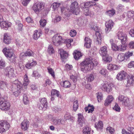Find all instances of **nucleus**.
<instances>
[{"label":"nucleus","instance_id":"obj_9","mask_svg":"<svg viewBox=\"0 0 134 134\" xmlns=\"http://www.w3.org/2000/svg\"><path fill=\"white\" fill-rule=\"evenodd\" d=\"M118 100L119 102H121L123 105L125 106H127L130 103L128 98L123 95H120L119 97Z\"/></svg>","mask_w":134,"mask_h":134},{"label":"nucleus","instance_id":"obj_50","mask_svg":"<svg viewBox=\"0 0 134 134\" xmlns=\"http://www.w3.org/2000/svg\"><path fill=\"white\" fill-rule=\"evenodd\" d=\"M96 94L97 95L98 100V102H100L101 101V100L103 99V94L101 92L97 93Z\"/></svg>","mask_w":134,"mask_h":134},{"label":"nucleus","instance_id":"obj_16","mask_svg":"<svg viewBox=\"0 0 134 134\" xmlns=\"http://www.w3.org/2000/svg\"><path fill=\"white\" fill-rule=\"evenodd\" d=\"M0 22V26L2 29L7 30L8 27H10L12 25V24L10 23L5 21H2Z\"/></svg>","mask_w":134,"mask_h":134},{"label":"nucleus","instance_id":"obj_21","mask_svg":"<svg viewBox=\"0 0 134 134\" xmlns=\"http://www.w3.org/2000/svg\"><path fill=\"white\" fill-rule=\"evenodd\" d=\"M11 40L10 37L7 33L4 34V35L3 42L5 44H9L11 42Z\"/></svg>","mask_w":134,"mask_h":134},{"label":"nucleus","instance_id":"obj_32","mask_svg":"<svg viewBox=\"0 0 134 134\" xmlns=\"http://www.w3.org/2000/svg\"><path fill=\"white\" fill-rule=\"evenodd\" d=\"M24 82L23 85L24 86H27L29 84V80L28 76L26 74H25L24 76Z\"/></svg>","mask_w":134,"mask_h":134},{"label":"nucleus","instance_id":"obj_54","mask_svg":"<svg viewBox=\"0 0 134 134\" xmlns=\"http://www.w3.org/2000/svg\"><path fill=\"white\" fill-rule=\"evenodd\" d=\"M7 86L6 83L3 81H0V89H3Z\"/></svg>","mask_w":134,"mask_h":134},{"label":"nucleus","instance_id":"obj_1","mask_svg":"<svg viewBox=\"0 0 134 134\" xmlns=\"http://www.w3.org/2000/svg\"><path fill=\"white\" fill-rule=\"evenodd\" d=\"M98 62H95L94 63L89 58L85 59L80 64L81 70L83 72L86 73L92 70L94 66H97Z\"/></svg>","mask_w":134,"mask_h":134},{"label":"nucleus","instance_id":"obj_3","mask_svg":"<svg viewBox=\"0 0 134 134\" xmlns=\"http://www.w3.org/2000/svg\"><path fill=\"white\" fill-rule=\"evenodd\" d=\"M44 6V4L43 3L37 2L34 4L32 9L36 14H38L40 11L43 9Z\"/></svg>","mask_w":134,"mask_h":134},{"label":"nucleus","instance_id":"obj_30","mask_svg":"<svg viewBox=\"0 0 134 134\" xmlns=\"http://www.w3.org/2000/svg\"><path fill=\"white\" fill-rule=\"evenodd\" d=\"M118 60L120 62L126 61L124 54L120 53L118 54L117 57Z\"/></svg>","mask_w":134,"mask_h":134},{"label":"nucleus","instance_id":"obj_40","mask_svg":"<svg viewBox=\"0 0 134 134\" xmlns=\"http://www.w3.org/2000/svg\"><path fill=\"white\" fill-rule=\"evenodd\" d=\"M80 7L81 8H88L90 7V2H84L80 4Z\"/></svg>","mask_w":134,"mask_h":134},{"label":"nucleus","instance_id":"obj_20","mask_svg":"<svg viewBox=\"0 0 134 134\" xmlns=\"http://www.w3.org/2000/svg\"><path fill=\"white\" fill-rule=\"evenodd\" d=\"M107 47L106 46H103L100 48L99 51V53L102 56H104L107 54Z\"/></svg>","mask_w":134,"mask_h":134},{"label":"nucleus","instance_id":"obj_55","mask_svg":"<svg viewBox=\"0 0 134 134\" xmlns=\"http://www.w3.org/2000/svg\"><path fill=\"white\" fill-rule=\"evenodd\" d=\"M111 47L114 51H119V47H118L115 44H112V45H111Z\"/></svg>","mask_w":134,"mask_h":134},{"label":"nucleus","instance_id":"obj_14","mask_svg":"<svg viewBox=\"0 0 134 134\" xmlns=\"http://www.w3.org/2000/svg\"><path fill=\"white\" fill-rule=\"evenodd\" d=\"M113 86V85L112 84H108L107 83H104L102 85L101 88L103 90L109 92L111 91Z\"/></svg>","mask_w":134,"mask_h":134},{"label":"nucleus","instance_id":"obj_27","mask_svg":"<svg viewBox=\"0 0 134 134\" xmlns=\"http://www.w3.org/2000/svg\"><path fill=\"white\" fill-rule=\"evenodd\" d=\"M73 54L74 58L76 60H78L82 56L81 52L77 51H75Z\"/></svg>","mask_w":134,"mask_h":134},{"label":"nucleus","instance_id":"obj_45","mask_svg":"<svg viewBox=\"0 0 134 134\" xmlns=\"http://www.w3.org/2000/svg\"><path fill=\"white\" fill-rule=\"evenodd\" d=\"M124 54L125 58L126 59V60H127L132 55L133 53V52H130L129 51H128L126 52Z\"/></svg>","mask_w":134,"mask_h":134},{"label":"nucleus","instance_id":"obj_56","mask_svg":"<svg viewBox=\"0 0 134 134\" xmlns=\"http://www.w3.org/2000/svg\"><path fill=\"white\" fill-rule=\"evenodd\" d=\"M76 32L75 30H72L70 32V35L71 37H74L76 35Z\"/></svg>","mask_w":134,"mask_h":134},{"label":"nucleus","instance_id":"obj_17","mask_svg":"<svg viewBox=\"0 0 134 134\" xmlns=\"http://www.w3.org/2000/svg\"><path fill=\"white\" fill-rule=\"evenodd\" d=\"M84 41V46L87 48H90L91 47L92 40L89 37H86L85 38Z\"/></svg>","mask_w":134,"mask_h":134},{"label":"nucleus","instance_id":"obj_43","mask_svg":"<svg viewBox=\"0 0 134 134\" xmlns=\"http://www.w3.org/2000/svg\"><path fill=\"white\" fill-rule=\"evenodd\" d=\"M40 23L41 27H44L46 24V20L44 19H41L40 21Z\"/></svg>","mask_w":134,"mask_h":134},{"label":"nucleus","instance_id":"obj_37","mask_svg":"<svg viewBox=\"0 0 134 134\" xmlns=\"http://www.w3.org/2000/svg\"><path fill=\"white\" fill-rule=\"evenodd\" d=\"M99 73L103 76L106 77L108 75V72L107 70L104 69L102 68L100 71Z\"/></svg>","mask_w":134,"mask_h":134},{"label":"nucleus","instance_id":"obj_15","mask_svg":"<svg viewBox=\"0 0 134 134\" xmlns=\"http://www.w3.org/2000/svg\"><path fill=\"white\" fill-rule=\"evenodd\" d=\"M0 125L4 128L6 131L9 130L10 127L9 124L6 120H2L0 121Z\"/></svg>","mask_w":134,"mask_h":134},{"label":"nucleus","instance_id":"obj_47","mask_svg":"<svg viewBox=\"0 0 134 134\" xmlns=\"http://www.w3.org/2000/svg\"><path fill=\"white\" fill-rule=\"evenodd\" d=\"M119 47V51H124L126 49L127 46L125 44V43L122 44Z\"/></svg>","mask_w":134,"mask_h":134},{"label":"nucleus","instance_id":"obj_46","mask_svg":"<svg viewBox=\"0 0 134 134\" xmlns=\"http://www.w3.org/2000/svg\"><path fill=\"white\" fill-rule=\"evenodd\" d=\"M127 16L129 18H132L134 17V12L130 11L127 12Z\"/></svg>","mask_w":134,"mask_h":134},{"label":"nucleus","instance_id":"obj_41","mask_svg":"<svg viewBox=\"0 0 134 134\" xmlns=\"http://www.w3.org/2000/svg\"><path fill=\"white\" fill-rule=\"evenodd\" d=\"M23 101L25 105L29 103V100L27 95L24 94L23 96Z\"/></svg>","mask_w":134,"mask_h":134},{"label":"nucleus","instance_id":"obj_49","mask_svg":"<svg viewBox=\"0 0 134 134\" xmlns=\"http://www.w3.org/2000/svg\"><path fill=\"white\" fill-rule=\"evenodd\" d=\"M108 15L110 16H112L115 14V11L114 9L108 10L107 11Z\"/></svg>","mask_w":134,"mask_h":134},{"label":"nucleus","instance_id":"obj_19","mask_svg":"<svg viewBox=\"0 0 134 134\" xmlns=\"http://www.w3.org/2000/svg\"><path fill=\"white\" fill-rule=\"evenodd\" d=\"M127 73L124 71L120 72L118 74L116 77V78L119 80H124L125 78Z\"/></svg>","mask_w":134,"mask_h":134},{"label":"nucleus","instance_id":"obj_42","mask_svg":"<svg viewBox=\"0 0 134 134\" xmlns=\"http://www.w3.org/2000/svg\"><path fill=\"white\" fill-rule=\"evenodd\" d=\"M47 69L48 73L51 75L54 78L55 77V72L53 69L51 68L48 67L47 68Z\"/></svg>","mask_w":134,"mask_h":134},{"label":"nucleus","instance_id":"obj_2","mask_svg":"<svg viewBox=\"0 0 134 134\" xmlns=\"http://www.w3.org/2000/svg\"><path fill=\"white\" fill-rule=\"evenodd\" d=\"M13 84L16 87L15 89V90L14 91L13 90V94L15 96H17L21 92V90L23 88V85L21 82L18 80H15L14 81Z\"/></svg>","mask_w":134,"mask_h":134},{"label":"nucleus","instance_id":"obj_31","mask_svg":"<svg viewBox=\"0 0 134 134\" xmlns=\"http://www.w3.org/2000/svg\"><path fill=\"white\" fill-rule=\"evenodd\" d=\"M128 84L130 85L134 83V76L132 75H129L127 80Z\"/></svg>","mask_w":134,"mask_h":134},{"label":"nucleus","instance_id":"obj_23","mask_svg":"<svg viewBox=\"0 0 134 134\" xmlns=\"http://www.w3.org/2000/svg\"><path fill=\"white\" fill-rule=\"evenodd\" d=\"M59 52L60 53L61 59L62 60L63 59H66L68 57V55L67 53L63 49H59Z\"/></svg>","mask_w":134,"mask_h":134},{"label":"nucleus","instance_id":"obj_24","mask_svg":"<svg viewBox=\"0 0 134 134\" xmlns=\"http://www.w3.org/2000/svg\"><path fill=\"white\" fill-rule=\"evenodd\" d=\"M42 34V33L41 31H38L36 30L34 32L33 35V38L35 40H37L41 36Z\"/></svg>","mask_w":134,"mask_h":134},{"label":"nucleus","instance_id":"obj_61","mask_svg":"<svg viewBox=\"0 0 134 134\" xmlns=\"http://www.w3.org/2000/svg\"><path fill=\"white\" fill-rule=\"evenodd\" d=\"M62 17L60 16L57 15L56 16L54 20V22H58L61 20Z\"/></svg>","mask_w":134,"mask_h":134},{"label":"nucleus","instance_id":"obj_5","mask_svg":"<svg viewBox=\"0 0 134 134\" xmlns=\"http://www.w3.org/2000/svg\"><path fill=\"white\" fill-rule=\"evenodd\" d=\"M63 38L59 34H55L52 38V41L54 45L58 46L61 44Z\"/></svg>","mask_w":134,"mask_h":134},{"label":"nucleus","instance_id":"obj_28","mask_svg":"<svg viewBox=\"0 0 134 134\" xmlns=\"http://www.w3.org/2000/svg\"><path fill=\"white\" fill-rule=\"evenodd\" d=\"M94 107L93 105H91L90 104L88 105L87 107H86L85 108V109L86 112L88 111V113H92L94 111Z\"/></svg>","mask_w":134,"mask_h":134},{"label":"nucleus","instance_id":"obj_52","mask_svg":"<svg viewBox=\"0 0 134 134\" xmlns=\"http://www.w3.org/2000/svg\"><path fill=\"white\" fill-rule=\"evenodd\" d=\"M120 109L121 108L119 106L118 104L117 103L115 104V105L113 108V109L114 110L118 112H119L120 111Z\"/></svg>","mask_w":134,"mask_h":134},{"label":"nucleus","instance_id":"obj_53","mask_svg":"<svg viewBox=\"0 0 134 134\" xmlns=\"http://www.w3.org/2000/svg\"><path fill=\"white\" fill-rule=\"evenodd\" d=\"M60 5V4L59 3H54L52 5V8L54 10H55L59 7Z\"/></svg>","mask_w":134,"mask_h":134},{"label":"nucleus","instance_id":"obj_29","mask_svg":"<svg viewBox=\"0 0 134 134\" xmlns=\"http://www.w3.org/2000/svg\"><path fill=\"white\" fill-rule=\"evenodd\" d=\"M78 121L79 124L81 126H82V124L84 122V118L83 115L81 113L78 114Z\"/></svg>","mask_w":134,"mask_h":134},{"label":"nucleus","instance_id":"obj_8","mask_svg":"<svg viewBox=\"0 0 134 134\" xmlns=\"http://www.w3.org/2000/svg\"><path fill=\"white\" fill-rule=\"evenodd\" d=\"M117 36L118 39L121 40L122 43H125L127 38V35L126 34L122 32L119 31L117 33Z\"/></svg>","mask_w":134,"mask_h":134},{"label":"nucleus","instance_id":"obj_44","mask_svg":"<svg viewBox=\"0 0 134 134\" xmlns=\"http://www.w3.org/2000/svg\"><path fill=\"white\" fill-rule=\"evenodd\" d=\"M79 107L78 101L76 100L74 102L73 106V109L74 111H75Z\"/></svg>","mask_w":134,"mask_h":134},{"label":"nucleus","instance_id":"obj_33","mask_svg":"<svg viewBox=\"0 0 134 134\" xmlns=\"http://www.w3.org/2000/svg\"><path fill=\"white\" fill-rule=\"evenodd\" d=\"M34 53L31 50L28 49L24 53L23 55V56H33L34 55Z\"/></svg>","mask_w":134,"mask_h":134},{"label":"nucleus","instance_id":"obj_38","mask_svg":"<svg viewBox=\"0 0 134 134\" xmlns=\"http://www.w3.org/2000/svg\"><path fill=\"white\" fill-rule=\"evenodd\" d=\"M51 95L52 96H56L58 97L60 95L59 92L56 90L53 89L51 91Z\"/></svg>","mask_w":134,"mask_h":134},{"label":"nucleus","instance_id":"obj_48","mask_svg":"<svg viewBox=\"0 0 134 134\" xmlns=\"http://www.w3.org/2000/svg\"><path fill=\"white\" fill-rule=\"evenodd\" d=\"M94 79V76L93 74H90L87 76L86 79L88 81L91 82Z\"/></svg>","mask_w":134,"mask_h":134},{"label":"nucleus","instance_id":"obj_25","mask_svg":"<svg viewBox=\"0 0 134 134\" xmlns=\"http://www.w3.org/2000/svg\"><path fill=\"white\" fill-rule=\"evenodd\" d=\"M118 66L117 65L110 64L107 66V69L109 70L112 71L118 70Z\"/></svg>","mask_w":134,"mask_h":134},{"label":"nucleus","instance_id":"obj_39","mask_svg":"<svg viewBox=\"0 0 134 134\" xmlns=\"http://www.w3.org/2000/svg\"><path fill=\"white\" fill-rule=\"evenodd\" d=\"M102 57L103 60L106 62H110L112 60L111 57L109 56L107 54L106 55Z\"/></svg>","mask_w":134,"mask_h":134},{"label":"nucleus","instance_id":"obj_11","mask_svg":"<svg viewBox=\"0 0 134 134\" xmlns=\"http://www.w3.org/2000/svg\"><path fill=\"white\" fill-rule=\"evenodd\" d=\"M47 102L46 98H43L40 99V103L39 108L40 109H42L47 107Z\"/></svg>","mask_w":134,"mask_h":134},{"label":"nucleus","instance_id":"obj_63","mask_svg":"<svg viewBox=\"0 0 134 134\" xmlns=\"http://www.w3.org/2000/svg\"><path fill=\"white\" fill-rule=\"evenodd\" d=\"M25 67L26 68L28 69H31L33 66L31 64L30 62L27 63L25 65Z\"/></svg>","mask_w":134,"mask_h":134},{"label":"nucleus","instance_id":"obj_18","mask_svg":"<svg viewBox=\"0 0 134 134\" xmlns=\"http://www.w3.org/2000/svg\"><path fill=\"white\" fill-rule=\"evenodd\" d=\"M29 122L28 120H24L21 124L22 130L24 131L27 130L29 127Z\"/></svg>","mask_w":134,"mask_h":134},{"label":"nucleus","instance_id":"obj_4","mask_svg":"<svg viewBox=\"0 0 134 134\" xmlns=\"http://www.w3.org/2000/svg\"><path fill=\"white\" fill-rule=\"evenodd\" d=\"M70 10L71 12L75 15H77L79 14L80 10L77 2L75 1L71 4L70 6Z\"/></svg>","mask_w":134,"mask_h":134},{"label":"nucleus","instance_id":"obj_57","mask_svg":"<svg viewBox=\"0 0 134 134\" xmlns=\"http://www.w3.org/2000/svg\"><path fill=\"white\" fill-rule=\"evenodd\" d=\"M127 130V131L130 132V134H134V128L132 127H128Z\"/></svg>","mask_w":134,"mask_h":134},{"label":"nucleus","instance_id":"obj_62","mask_svg":"<svg viewBox=\"0 0 134 134\" xmlns=\"http://www.w3.org/2000/svg\"><path fill=\"white\" fill-rule=\"evenodd\" d=\"M31 0H23L22 4L25 6H26Z\"/></svg>","mask_w":134,"mask_h":134},{"label":"nucleus","instance_id":"obj_51","mask_svg":"<svg viewBox=\"0 0 134 134\" xmlns=\"http://www.w3.org/2000/svg\"><path fill=\"white\" fill-rule=\"evenodd\" d=\"M48 51L50 54H52L54 53V50L53 47L51 45H50L49 46Z\"/></svg>","mask_w":134,"mask_h":134},{"label":"nucleus","instance_id":"obj_60","mask_svg":"<svg viewBox=\"0 0 134 134\" xmlns=\"http://www.w3.org/2000/svg\"><path fill=\"white\" fill-rule=\"evenodd\" d=\"M5 66V63L4 61L0 59V69L2 68Z\"/></svg>","mask_w":134,"mask_h":134},{"label":"nucleus","instance_id":"obj_35","mask_svg":"<svg viewBox=\"0 0 134 134\" xmlns=\"http://www.w3.org/2000/svg\"><path fill=\"white\" fill-rule=\"evenodd\" d=\"M95 127L97 129H102L103 127L102 122L101 121H99L98 122H96L95 124Z\"/></svg>","mask_w":134,"mask_h":134},{"label":"nucleus","instance_id":"obj_26","mask_svg":"<svg viewBox=\"0 0 134 134\" xmlns=\"http://www.w3.org/2000/svg\"><path fill=\"white\" fill-rule=\"evenodd\" d=\"M114 98L112 96H108L105 101L104 104L105 106H108L109 104L113 100Z\"/></svg>","mask_w":134,"mask_h":134},{"label":"nucleus","instance_id":"obj_36","mask_svg":"<svg viewBox=\"0 0 134 134\" xmlns=\"http://www.w3.org/2000/svg\"><path fill=\"white\" fill-rule=\"evenodd\" d=\"M91 128L88 126H86L83 130V134H90Z\"/></svg>","mask_w":134,"mask_h":134},{"label":"nucleus","instance_id":"obj_10","mask_svg":"<svg viewBox=\"0 0 134 134\" xmlns=\"http://www.w3.org/2000/svg\"><path fill=\"white\" fill-rule=\"evenodd\" d=\"M4 74L9 77H14V69L10 67H7L4 70Z\"/></svg>","mask_w":134,"mask_h":134},{"label":"nucleus","instance_id":"obj_64","mask_svg":"<svg viewBox=\"0 0 134 134\" xmlns=\"http://www.w3.org/2000/svg\"><path fill=\"white\" fill-rule=\"evenodd\" d=\"M129 33L132 37H134V28L130 30L129 31Z\"/></svg>","mask_w":134,"mask_h":134},{"label":"nucleus","instance_id":"obj_59","mask_svg":"<svg viewBox=\"0 0 134 134\" xmlns=\"http://www.w3.org/2000/svg\"><path fill=\"white\" fill-rule=\"evenodd\" d=\"M70 115L69 114H66L65 115L64 118L66 120H71V119Z\"/></svg>","mask_w":134,"mask_h":134},{"label":"nucleus","instance_id":"obj_6","mask_svg":"<svg viewBox=\"0 0 134 134\" xmlns=\"http://www.w3.org/2000/svg\"><path fill=\"white\" fill-rule=\"evenodd\" d=\"M114 23L111 20L106 22L105 25L106 27L105 31L106 33H108L113 28Z\"/></svg>","mask_w":134,"mask_h":134},{"label":"nucleus","instance_id":"obj_7","mask_svg":"<svg viewBox=\"0 0 134 134\" xmlns=\"http://www.w3.org/2000/svg\"><path fill=\"white\" fill-rule=\"evenodd\" d=\"M2 51L5 56L10 58L14 55L13 49L11 48H8L5 47L3 50Z\"/></svg>","mask_w":134,"mask_h":134},{"label":"nucleus","instance_id":"obj_22","mask_svg":"<svg viewBox=\"0 0 134 134\" xmlns=\"http://www.w3.org/2000/svg\"><path fill=\"white\" fill-rule=\"evenodd\" d=\"M53 124L55 125L58 126L61 124H64V121L62 119H55L52 121Z\"/></svg>","mask_w":134,"mask_h":134},{"label":"nucleus","instance_id":"obj_58","mask_svg":"<svg viewBox=\"0 0 134 134\" xmlns=\"http://www.w3.org/2000/svg\"><path fill=\"white\" fill-rule=\"evenodd\" d=\"M107 130L111 134L113 133L114 131V129L110 127H108Z\"/></svg>","mask_w":134,"mask_h":134},{"label":"nucleus","instance_id":"obj_34","mask_svg":"<svg viewBox=\"0 0 134 134\" xmlns=\"http://www.w3.org/2000/svg\"><path fill=\"white\" fill-rule=\"evenodd\" d=\"M61 85L63 87L66 88L70 87L71 84L68 81H65L62 82L60 83Z\"/></svg>","mask_w":134,"mask_h":134},{"label":"nucleus","instance_id":"obj_13","mask_svg":"<svg viewBox=\"0 0 134 134\" xmlns=\"http://www.w3.org/2000/svg\"><path fill=\"white\" fill-rule=\"evenodd\" d=\"M10 106L9 102L7 101H4L0 104V109L4 111H7L10 109Z\"/></svg>","mask_w":134,"mask_h":134},{"label":"nucleus","instance_id":"obj_12","mask_svg":"<svg viewBox=\"0 0 134 134\" xmlns=\"http://www.w3.org/2000/svg\"><path fill=\"white\" fill-rule=\"evenodd\" d=\"M92 27V29L96 31V35L97 37V41L98 42V44H100L102 42V37L101 35L99 32L98 31V29L97 27L94 26Z\"/></svg>","mask_w":134,"mask_h":134}]
</instances>
